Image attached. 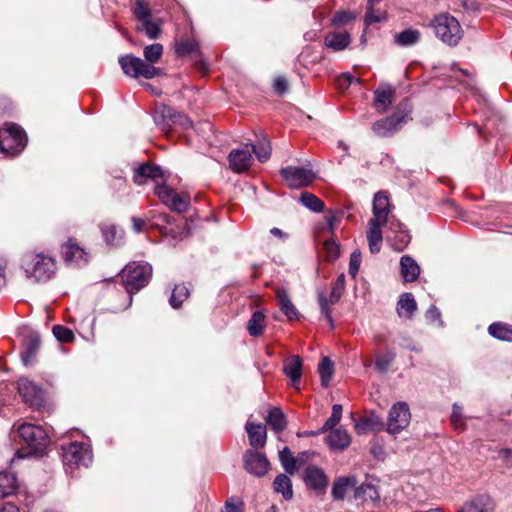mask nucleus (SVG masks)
Here are the masks:
<instances>
[{
    "label": "nucleus",
    "mask_w": 512,
    "mask_h": 512,
    "mask_svg": "<svg viewBox=\"0 0 512 512\" xmlns=\"http://www.w3.org/2000/svg\"><path fill=\"white\" fill-rule=\"evenodd\" d=\"M344 289H345V276H344V274H340L337 277V279L332 287L330 296H329V301L331 304H336L339 301V299L341 298V296L344 292Z\"/></svg>",
    "instance_id": "47"
},
{
    "label": "nucleus",
    "mask_w": 512,
    "mask_h": 512,
    "mask_svg": "<svg viewBox=\"0 0 512 512\" xmlns=\"http://www.w3.org/2000/svg\"><path fill=\"white\" fill-rule=\"evenodd\" d=\"M61 257L69 266L82 267L89 262L90 254L81 247L75 238H68L61 245Z\"/></svg>",
    "instance_id": "8"
},
{
    "label": "nucleus",
    "mask_w": 512,
    "mask_h": 512,
    "mask_svg": "<svg viewBox=\"0 0 512 512\" xmlns=\"http://www.w3.org/2000/svg\"><path fill=\"white\" fill-rule=\"evenodd\" d=\"M190 289L185 284L176 285L170 297V304L173 308H178L189 297Z\"/></svg>",
    "instance_id": "41"
},
{
    "label": "nucleus",
    "mask_w": 512,
    "mask_h": 512,
    "mask_svg": "<svg viewBox=\"0 0 512 512\" xmlns=\"http://www.w3.org/2000/svg\"><path fill=\"white\" fill-rule=\"evenodd\" d=\"M383 18V15L374 12L373 7H371V5L367 6V12L365 15L366 25H371L373 23L380 22Z\"/></svg>",
    "instance_id": "59"
},
{
    "label": "nucleus",
    "mask_w": 512,
    "mask_h": 512,
    "mask_svg": "<svg viewBox=\"0 0 512 512\" xmlns=\"http://www.w3.org/2000/svg\"><path fill=\"white\" fill-rule=\"evenodd\" d=\"M276 297L280 310L287 316L289 320H296L299 318V313L290 300L288 292L285 288H277Z\"/></svg>",
    "instance_id": "23"
},
{
    "label": "nucleus",
    "mask_w": 512,
    "mask_h": 512,
    "mask_svg": "<svg viewBox=\"0 0 512 512\" xmlns=\"http://www.w3.org/2000/svg\"><path fill=\"white\" fill-rule=\"evenodd\" d=\"M361 253L359 251H354L351 256H350V263H349V274L352 276V277H355L358 270H359V267H360V264H361Z\"/></svg>",
    "instance_id": "53"
},
{
    "label": "nucleus",
    "mask_w": 512,
    "mask_h": 512,
    "mask_svg": "<svg viewBox=\"0 0 512 512\" xmlns=\"http://www.w3.org/2000/svg\"><path fill=\"white\" fill-rule=\"evenodd\" d=\"M250 149L251 153L253 152L260 162L267 161L271 156V144L266 136H263L257 146L250 145Z\"/></svg>",
    "instance_id": "39"
},
{
    "label": "nucleus",
    "mask_w": 512,
    "mask_h": 512,
    "mask_svg": "<svg viewBox=\"0 0 512 512\" xmlns=\"http://www.w3.org/2000/svg\"><path fill=\"white\" fill-rule=\"evenodd\" d=\"M300 202L313 212H321L324 209V202L309 192L301 193Z\"/></svg>",
    "instance_id": "42"
},
{
    "label": "nucleus",
    "mask_w": 512,
    "mask_h": 512,
    "mask_svg": "<svg viewBox=\"0 0 512 512\" xmlns=\"http://www.w3.org/2000/svg\"><path fill=\"white\" fill-rule=\"evenodd\" d=\"M274 489L277 493H281L286 500L293 497L292 482L286 474H280L275 478Z\"/></svg>",
    "instance_id": "36"
},
{
    "label": "nucleus",
    "mask_w": 512,
    "mask_h": 512,
    "mask_svg": "<svg viewBox=\"0 0 512 512\" xmlns=\"http://www.w3.org/2000/svg\"><path fill=\"white\" fill-rule=\"evenodd\" d=\"M417 309V303L411 293H404L400 296L397 303V313L399 317L410 319Z\"/></svg>",
    "instance_id": "28"
},
{
    "label": "nucleus",
    "mask_w": 512,
    "mask_h": 512,
    "mask_svg": "<svg viewBox=\"0 0 512 512\" xmlns=\"http://www.w3.org/2000/svg\"><path fill=\"white\" fill-rule=\"evenodd\" d=\"M421 33L416 29H406L395 35V42L402 47L412 46L420 40Z\"/></svg>",
    "instance_id": "35"
},
{
    "label": "nucleus",
    "mask_w": 512,
    "mask_h": 512,
    "mask_svg": "<svg viewBox=\"0 0 512 512\" xmlns=\"http://www.w3.org/2000/svg\"><path fill=\"white\" fill-rule=\"evenodd\" d=\"M326 443L332 450L343 451L350 445L351 436L345 429H332L326 437Z\"/></svg>",
    "instance_id": "20"
},
{
    "label": "nucleus",
    "mask_w": 512,
    "mask_h": 512,
    "mask_svg": "<svg viewBox=\"0 0 512 512\" xmlns=\"http://www.w3.org/2000/svg\"><path fill=\"white\" fill-rule=\"evenodd\" d=\"M394 358L395 354L392 352H388L383 355H378L375 360V366L379 371L384 372L388 369L389 365L392 363Z\"/></svg>",
    "instance_id": "52"
},
{
    "label": "nucleus",
    "mask_w": 512,
    "mask_h": 512,
    "mask_svg": "<svg viewBox=\"0 0 512 512\" xmlns=\"http://www.w3.org/2000/svg\"><path fill=\"white\" fill-rule=\"evenodd\" d=\"M342 411L343 408L340 404H334L332 406V414L322 426L321 432H326L334 429V427L340 422L342 418Z\"/></svg>",
    "instance_id": "46"
},
{
    "label": "nucleus",
    "mask_w": 512,
    "mask_h": 512,
    "mask_svg": "<svg viewBox=\"0 0 512 512\" xmlns=\"http://www.w3.org/2000/svg\"><path fill=\"white\" fill-rule=\"evenodd\" d=\"M389 229L393 235H387V240L392 248L398 252L403 251L410 243V234L398 220H391Z\"/></svg>",
    "instance_id": "18"
},
{
    "label": "nucleus",
    "mask_w": 512,
    "mask_h": 512,
    "mask_svg": "<svg viewBox=\"0 0 512 512\" xmlns=\"http://www.w3.org/2000/svg\"><path fill=\"white\" fill-rule=\"evenodd\" d=\"M265 325V315L256 311L252 314V317L248 321L247 329L251 336H259L262 334Z\"/></svg>",
    "instance_id": "38"
},
{
    "label": "nucleus",
    "mask_w": 512,
    "mask_h": 512,
    "mask_svg": "<svg viewBox=\"0 0 512 512\" xmlns=\"http://www.w3.org/2000/svg\"><path fill=\"white\" fill-rule=\"evenodd\" d=\"M27 142L26 135L20 126L7 123L0 129V151L8 156L19 154Z\"/></svg>",
    "instance_id": "5"
},
{
    "label": "nucleus",
    "mask_w": 512,
    "mask_h": 512,
    "mask_svg": "<svg viewBox=\"0 0 512 512\" xmlns=\"http://www.w3.org/2000/svg\"><path fill=\"white\" fill-rule=\"evenodd\" d=\"M357 484V479L354 476L340 477L335 480L332 486V497L335 500H343L346 493L354 488Z\"/></svg>",
    "instance_id": "25"
},
{
    "label": "nucleus",
    "mask_w": 512,
    "mask_h": 512,
    "mask_svg": "<svg viewBox=\"0 0 512 512\" xmlns=\"http://www.w3.org/2000/svg\"><path fill=\"white\" fill-rule=\"evenodd\" d=\"M18 432L34 453H42L49 443L48 435L41 426L24 423L19 426Z\"/></svg>",
    "instance_id": "7"
},
{
    "label": "nucleus",
    "mask_w": 512,
    "mask_h": 512,
    "mask_svg": "<svg viewBox=\"0 0 512 512\" xmlns=\"http://www.w3.org/2000/svg\"><path fill=\"white\" fill-rule=\"evenodd\" d=\"M40 338L38 336H31L25 344V349L21 354L24 365H29L31 359L34 357L40 347Z\"/></svg>",
    "instance_id": "40"
},
{
    "label": "nucleus",
    "mask_w": 512,
    "mask_h": 512,
    "mask_svg": "<svg viewBox=\"0 0 512 512\" xmlns=\"http://www.w3.org/2000/svg\"><path fill=\"white\" fill-rule=\"evenodd\" d=\"M144 58L148 62L147 64H153L158 62L163 54V46L159 43L148 45L143 51Z\"/></svg>",
    "instance_id": "44"
},
{
    "label": "nucleus",
    "mask_w": 512,
    "mask_h": 512,
    "mask_svg": "<svg viewBox=\"0 0 512 512\" xmlns=\"http://www.w3.org/2000/svg\"><path fill=\"white\" fill-rule=\"evenodd\" d=\"M321 377V383L324 387H328L333 375V363L328 358H323L318 367Z\"/></svg>",
    "instance_id": "45"
},
{
    "label": "nucleus",
    "mask_w": 512,
    "mask_h": 512,
    "mask_svg": "<svg viewBox=\"0 0 512 512\" xmlns=\"http://www.w3.org/2000/svg\"><path fill=\"white\" fill-rule=\"evenodd\" d=\"M374 106L378 113H385L393 102L395 89L391 86H385L375 91Z\"/></svg>",
    "instance_id": "22"
},
{
    "label": "nucleus",
    "mask_w": 512,
    "mask_h": 512,
    "mask_svg": "<svg viewBox=\"0 0 512 512\" xmlns=\"http://www.w3.org/2000/svg\"><path fill=\"white\" fill-rule=\"evenodd\" d=\"M103 237L108 244H111L116 239V228L114 225H104L101 227Z\"/></svg>",
    "instance_id": "58"
},
{
    "label": "nucleus",
    "mask_w": 512,
    "mask_h": 512,
    "mask_svg": "<svg viewBox=\"0 0 512 512\" xmlns=\"http://www.w3.org/2000/svg\"><path fill=\"white\" fill-rule=\"evenodd\" d=\"M17 490V479L11 472H0V497L12 495Z\"/></svg>",
    "instance_id": "32"
},
{
    "label": "nucleus",
    "mask_w": 512,
    "mask_h": 512,
    "mask_svg": "<svg viewBox=\"0 0 512 512\" xmlns=\"http://www.w3.org/2000/svg\"><path fill=\"white\" fill-rule=\"evenodd\" d=\"M198 43L193 39H183L176 43L175 52L178 56L183 57L191 53L197 52Z\"/></svg>",
    "instance_id": "43"
},
{
    "label": "nucleus",
    "mask_w": 512,
    "mask_h": 512,
    "mask_svg": "<svg viewBox=\"0 0 512 512\" xmlns=\"http://www.w3.org/2000/svg\"><path fill=\"white\" fill-rule=\"evenodd\" d=\"M410 420L411 413L407 403L397 402L389 411L387 431L390 434H398L408 427Z\"/></svg>",
    "instance_id": "9"
},
{
    "label": "nucleus",
    "mask_w": 512,
    "mask_h": 512,
    "mask_svg": "<svg viewBox=\"0 0 512 512\" xmlns=\"http://www.w3.org/2000/svg\"><path fill=\"white\" fill-rule=\"evenodd\" d=\"M285 374L292 380L293 385L299 384L302 376V360L299 356H292L284 364Z\"/></svg>",
    "instance_id": "29"
},
{
    "label": "nucleus",
    "mask_w": 512,
    "mask_h": 512,
    "mask_svg": "<svg viewBox=\"0 0 512 512\" xmlns=\"http://www.w3.org/2000/svg\"><path fill=\"white\" fill-rule=\"evenodd\" d=\"M498 457L506 463L512 465V449L510 448H501L498 451Z\"/></svg>",
    "instance_id": "63"
},
{
    "label": "nucleus",
    "mask_w": 512,
    "mask_h": 512,
    "mask_svg": "<svg viewBox=\"0 0 512 512\" xmlns=\"http://www.w3.org/2000/svg\"><path fill=\"white\" fill-rule=\"evenodd\" d=\"M273 88L276 93L283 95L288 91V81L283 76H278L274 79Z\"/></svg>",
    "instance_id": "55"
},
{
    "label": "nucleus",
    "mask_w": 512,
    "mask_h": 512,
    "mask_svg": "<svg viewBox=\"0 0 512 512\" xmlns=\"http://www.w3.org/2000/svg\"><path fill=\"white\" fill-rule=\"evenodd\" d=\"M21 269L31 283H47L57 272V261L43 252L28 251L21 257Z\"/></svg>",
    "instance_id": "1"
},
{
    "label": "nucleus",
    "mask_w": 512,
    "mask_h": 512,
    "mask_svg": "<svg viewBox=\"0 0 512 512\" xmlns=\"http://www.w3.org/2000/svg\"><path fill=\"white\" fill-rule=\"evenodd\" d=\"M7 266L6 259L0 257V288L6 283L5 269Z\"/></svg>",
    "instance_id": "64"
},
{
    "label": "nucleus",
    "mask_w": 512,
    "mask_h": 512,
    "mask_svg": "<svg viewBox=\"0 0 512 512\" xmlns=\"http://www.w3.org/2000/svg\"><path fill=\"white\" fill-rule=\"evenodd\" d=\"M355 430L358 434H363L367 431L375 430V427L371 425V419L365 418L355 424Z\"/></svg>",
    "instance_id": "61"
},
{
    "label": "nucleus",
    "mask_w": 512,
    "mask_h": 512,
    "mask_svg": "<svg viewBox=\"0 0 512 512\" xmlns=\"http://www.w3.org/2000/svg\"><path fill=\"white\" fill-rule=\"evenodd\" d=\"M495 502L488 494H477L467 499L458 512H493Z\"/></svg>",
    "instance_id": "16"
},
{
    "label": "nucleus",
    "mask_w": 512,
    "mask_h": 512,
    "mask_svg": "<svg viewBox=\"0 0 512 512\" xmlns=\"http://www.w3.org/2000/svg\"><path fill=\"white\" fill-rule=\"evenodd\" d=\"M303 480L307 487L317 494H324L328 487V477L323 469L317 466H308L303 473Z\"/></svg>",
    "instance_id": "14"
},
{
    "label": "nucleus",
    "mask_w": 512,
    "mask_h": 512,
    "mask_svg": "<svg viewBox=\"0 0 512 512\" xmlns=\"http://www.w3.org/2000/svg\"><path fill=\"white\" fill-rule=\"evenodd\" d=\"M163 177V171L158 166H152L149 164H142L136 169V174L134 176V182L137 185L144 184V179L150 178L156 180L158 178Z\"/></svg>",
    "instance_id": "27"
},
{
    "label": "nucleus",
    "mask_w": 512,
    "mask_h": 512,
    "mask_svg": "<svg viewBox=\"0 0 512 512\" xmlns=\"http://www.w3.org/2000/svg\"><path fill=\"white\" fill-rule=\"evenodd\" d=\"M279 459L284 470L293 475L298 470V464L300 463V457H294L288 447H284L279 452Z\"/></svg>",
    "instance_id": "34"
},
{
    "label": "nucleus",
    "mask_w": 512,
    "mask_h": 512,
    "mask_svg": "<svg viewBox=\"0 0 512 512\" xmlns=\"http://www.w3.org/2000/svg\"><path fill=\"white\" fill-rule=\"evenodd\" d=\"M391 205L387 194L377 192L373 199V216L368 221L367 240L371 253H378L381 249L383 235L381 228L387 223Z\"/></svg>",
    "instance_id": "2"
},
{
    "label": "nucleus",
    "mask_w": 512,
    "mask_h": 512,
    "mask_svg": "<svg viewBox=\"0 0 512 512\" xmlns=\"http://www.w3.org/2000/svg\"><path fill=\"white\" fill-rule=\"evenodd\" d=\"M401 275L406 282L415 281L420 274V267L410 256H402L400 259Z\"/></svg>",
    "instance_id": "26"
},
{
    "label": "nucleus",
    "mask_w": 512,
    "mask_h": 512,
    "mask_svg": "<svg viewBox=\"0 0 512 512\" xmlns=\"http://www.w3.org/2000/svg\"><path fill=\"white\" fill-rule=\"evenodd\" d=\"M245 429L248 434L249 444L253 448H260L266 444L267 431L263 424L248 421Z\"/></svg>",
    "instance_id": "21"
},
{
    "label": "nucleus",
    "mask_w": 512,
    "mask_h": 512,
    "mask_svg": "<svg viewBox=\"0 0 512 512\" xmlns=\"http://www.w3.org/2000/svg\"><path fill=\"white\" fill-rule=\"evenodd\" d=\"M152 275V267L148 263L133 262L128 264L121 272V279L124 283L127 293L132 294L133 291L146 286ZM132 298L129 297V304Z\"/></svg>",
    "instance_id": "4"
},
{
    "label": "nucleus",
    "mask_w": 512,
    "mask_h": 512,
    "mask_svg": "<svg viewBox=\"0 0 512 512\" xmlns=\"http://www.w3.org/2000/svg\"><path fill=\"white\" fill-rule=\"evenodd\" d=\"M119 64L123 72L127 76L133 78L142 76L146 79H151L161 74V70L159 68H156L151 64H147L142 59L132 55L120 57Z\"/></svg>",
    "instance_id": "6"
},
{
    "label": "nucleus",
    "mask_w": 512,
    "mask_h": 512,
    "mask_svg": "<svg viewBox=\"0 0 512 512\" xmlns=\"http://www.w3.org/2000/svg\"><path fill=\"white\" fill-rule=\"evenodd\" d=\"M162 22L152 16L139 22L136 29L144 32L150 39H157L161 34Z\"/></svg>",
    "instance_id": "30"
},
{
    "label": "nucleus",
    "mask_w": 512,
    "mask_h": 512,
    "mask_svg": "<svg viewBox=\"0 0 512 512\" xmlns=\"http://www.w3.org/2000/svg\"><path fill=\"white\" fill-rule=\"evenodd\" d=\"M158 112L161 114L163 120L166 121L169 126L174 125L176 123H180L182 125H191V122L185 116L178 113L172 107L161 105L158 109Z\"/></svg>",
    "instance_id": "31"
},
{
    "label": "nucleus",
    "mask_w": 512,
    "mask_h": 512,
    "mask_svg": "<svg viewBox=\"0 0 512 512\" xmlns=\"http://www.w3.org/2000/svg\"><path fill=\"white\" fill-rule=\"evenodd\" d=\"M430 27L435 36L450 47L457 46L464 34L459 21L449 13L435 15L431 20Z\"/></svg>",
    "instance_id": "3"
},
{
    "label": "nucleus",
    "mask_w": 512,
    "mask_h": 512,
    "mask_svg": "<svg viewBox=\"0 0 512 512\" xmlns=\"http://www.w3.org/2000/svg\"><path fill=\"white\" fill-rule=\"evenodd\" d=\"M52 332L59 342L70 343L75 338L74 333L71 329L61 325L54 326Z\"/></svg>",
    "instance_id": "48"
},
{
    "label": "nucleus",
    "mask_w": 512,
    "mask_h": 512,
    "mask_svg": "<svg viewBox=\"0 0 512 512\" xmlns=\"http://www.w3.org/2000/svg\"><path fill=\"white\" fill-rule=\"evenodd\" d=\"M324 249L326 250L330 258L335 259L339 255L338 245L333 241H325Z\"/></svg>",
    "instance_id": "62"
},
{
    "label": "nucleus",
    "mask_w": 512,
    "mask_h": 512,
    "mask_svg": "<svg viewBox=\"0 0 512 512\" xmlns=\"http://www.w3.org/2000/svg\"><path fill=\"white\" fill-rule=\"evenodd\" d=\"M134 14L138 22H141L151 17L150 9L148 8L144 0H136Z\"/></svg>",
    "instance_id": "51"
},
{
    "label": "nucleus",
    "mask_w": 512,
    "mask_h": 512,
    "mask_svg": "<svg viewBox=\"0 0 512 512\" xmlns=\"http://www.w3.org/2000/svg\"><path fill=\"white\" fill-rule=\"evenodd\" d=\"M356 18V15L350 11L341 10L337 11L334 16L331 19V24L333 26H343L350 21L354 20Z\"/></svg>",
    "instance_id": "50"
},
{
    "label": "nucleus",
    "mask_w": 512,
    "mask_h": 512,
    "mask_svg": "<svg viewBox=\"0 0 512 512\" xmlns=\"http://www.w3.org/2000/svg\"><path fill=\"white\" fill-rule=\"evenodd\" d=\"M229 166L236 173L248 170L253 161L250 145L246 144L239 149H234L228 156Z\"/></svg>",
    "instance_id": "15"
},
{
    "label": "nucleus",
    "mask_w": 512,
    "mask_h": 512,
    "mask_svg": "<svg viewBox=\"0 0 512 512\" xmlns=\"http://www.w3.org/2000/svg\"><path fill=\"white\" fill-rule=\"evenodd\" d=\"M324 43L334 51H342L351 43V37L347 32H331L326 35Z\"/></svg>",
    "instance_id": "24"
},
{
    "label": "nucleus",
    "mask_w": 512,
    "mask_h": 512,
    "mask_svg": "<svg viewBox=\"0 0 512 512\" xmlns=\"http://www.w3.org/2000/svg\"><path fill=\"white\" fill-rule=\"evenodd\" d=\"M488 331L491 336L503 340L512 341V327L504 323H493L489 326Z\"/></svg>",
    "instance_id": "37"
},
{
    "label": "nucleus",
    "mask_w": 512,
    "mask_h": 512,
    "mask_svg": "<svg viewBox=\"0 0 512 512\" xmlns=\"http://www.w3.org/2000/svg\"><path fill=\"white\" fill-rule=\"evenodd\" d=\"M266 422L275 432H282L287 426L286 417L278 407H274L269 411Z\"/></svg>",
    "instance_id": "33"
},
{
    "label": "nucleus",
    "mask_w": 512,
    "mask_h": 512,
    "mask_svg": "<svg viewBox=\"0 0 512 512\" xmlns=\"http://www.w3.org/2000/svg\"><path fill=\"white\" fill-rule=\"evenodd\" d=\"M244 465L249 473L258 477L265 475L270 466L266 456L254 450L246 451L244 455Z\"/></svg>",
    "instance_id": "17"
},
{
    "label": "nucleus",
    "mask_w": 512,
    "mask_h": 512,
    "mask_svg": "<svg viewBox=\"0 0 512 512\" xmlns=\"http://www.w3.org/2000/svg\"><path fill=\"white\" fill-rule=\"evenodd\" d=\"M403 122V116L394 114L390 117L378 120L373 123L372 131L379 137H387L396 132Z\"/></svg>",
    "instance_id": "19"
},
{
    "label": "nucleus",
    "mask_w": 512,
    "mask_h": 512,
    "mask_svg": "<svg viewBox=\"0 0 512 512\" xmlns=\"http://www.w3.org/2000/svg\"><path fill=\"white\" fill-rule=\"evenodd\" d=\"M18 392L30 406L39 408L43 405V391L30 379L22 377L18 380Z\"/></svg>",
    "instance_id": "13"
},
{
    "label": "nucleus",
    "mask_w": 512,
    "mask_h": 512,
    "mask_svg": "<svg viewBox=\"0 0 512 512\" xmlns=\"http://www.w3.org/2000/svg\"><path fill=\"white\" fill-rule=\"evenodd\" d=\"M243 502L240 499L231 498L225 503L221 512H243Z\"/></svg>",
    "instance_id": "54"
},
{
    "label": "nucleus",
    "mask_w": 512,
    "mask_h": 512,
    "mask_svg": "<svg viewBox=\"0 0 512 512\" xmlns=\"http://www.w3.org/2000/svg\"><path fill=\"white\" fill-rule=\"evenodd\" d=\"M155 193L165 205L176 212L183 213L189 207L190 198L188 196H181L165 185H157Z\"/></svg>",
    "instance_id": "12"
},
{
    "label": "nucleus",
    "mask_w": 512,
    "mask_h": 512,
    "mask_svg": "<svg viewBox=\"0 0 512 512\" xmlns=\"http://www.w3.org/2000/svg\"><path fill=\"white\" fill-rule=\"evenodd\" d=\"M318 302H319V306H320V310H321V314L326 318L328 324L330 325L331 328L334 327V321H333V318L331 316V309H330V306L332 305L329 301V299H327V297L325 296L324 293H319L318 294Z\"/></svg>",
    "instance_id": "49"
},
{
    "label": "nucleus",
    "mask_w": 512,
    "mask_h": 512,
    "mask_svg": "<svg viewBox=\"0 0 512 512\" xmlns=\"http://www.w3.org/2000/svg\"><path fill=\"white\" fill-rule=\"evenodd\" d=\"M451 421L455 428H463L462 407L461 406H459L457 404L453 405Z\"/></svg>",
    "instance_id": "57"
},
{
    "label": "nucleus",
    "mask_w": 512,
    "mask_h": 512,
    "mask_svg": "<svg viewBox=\"0 0 512 512\" xmlns=\"http://www.w3.org/2000/svg\"><path fill=\"white\" fill-rule=\"evenodd\" d=\"M339 220V215L334 210H329L325 215V221L329 232H333L336 222Z\"/></svg>",
    "instance_id": "60"
},
{
    "label": "nucleus",
    "mask_w": 512,
    "mask_h": 512,
    "mask_svg": "<svg viewBox=\"0 0 512 512\" xmlns=\"http://www.w3.org/2000/svg\"><path fill=\"white\" fill-rule=\"evenodd\" d=\"M281 176L290 188H301L310 185L315 179V173L308 168L288 166L280 171Z\"/></svg>",
    "instance_id": "11"
},
{
    "label": "nucleus",
    "mask_w": 512,
    "mask_h": 512,
    "mask_svg": "<svg viewBox=\"0 0 512 512\" xmlns=\"http://www.w3.org/2000/svg\"><path fill=\"white\" fill-rule=\"evenodd\" d=\"M66 464L87 467L92 462L90 447L84 443L73 442L62 448Z\"/></svg>",
    "instance_id": "10"
},
{
    "label": "nucleus",
    "mask_w": 512,
    "mask_h": 512,
    "mask_svg": "<svg viewBox=\"0 0 512 512\" xmlns=\"http://www.w3.org/2000/svg\"><path fill=\"white\" fill-rule=\"evenodd\" d=\"M353 82H360V80L350 74H344L337 78V86L341 90L348 89Z\"/></svg>",
    "instance_id": "56"
}]
</instances>
